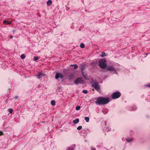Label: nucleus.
I'll return each instance as SVG.
<instances>
[{
  "label": "nucleus",
  "mask_w": 150,
  "mask_h": 150,
  "mask_svg": "<svg viewBox=\"0 0 150 150\" xmlns=\"http://www.w3.org/2000/svg\"><path fill=\"white\" fill-rule=\"evenodd\" d=\"M110 101V98L108 97L100 96L97 98L95 103L98 105H102L108 104Z\"/></svg>",
  "instance_id": "nucleus-1"
},
{
  "label": "nucleus",
  "mask_w": 150,
  "mask_h": 150,
  "mask_svg": "<svg viewBox=\"0 0 150 150\" xmlns=\"http://www.w3.org/2000/svg\"><path fill=\"white\" fill-rule=\"evenodd\" d=\"M91 83V86L94 88L96 91L98 92L100 91V87L98 83L96 81H95L93 79H92Z\"/></svg>",
  "instance_id": "nucleus-2"
},
{
  "label": "nucleus",
  "mask_w": 150,
  "mask_h": 150,
  "mask_svg": "<svg viewBox=\"0 0 150 150\" xmlns=\"http://www.w3.org/2000/svg\"><path fill=\"white\" fill-rule=\"evenodd\" d=\"M99 65L100 67L104 69L107 67V64L106 63V60L104 59L100 60L99 62Z\"/></svg>",
  "instance_id": "nucleus-3"
},
{
  "label": "nucleus",
  "mask_w": 150,
  "mask_h": 150,
  "mask_svg": "<svg viewBox=\"0 0 150 150\" xmlns=\"http://www.w3.org/2000/svg\"><path fill=\"white\" fill-rule=\"evenodd\" d=\"M106 68L108 71L113 72V74H117L115 69L112 66L108 65Z\"/></svg>",
  "instance_id": "nucleus-4"
},
{
  "label": "nucleus",
  "mask_w": 150,
  "mask_h": 150,
  "mask_svg": "<svg viewBox=\"0 0 150 150\" xmlns=\"http://www.w3.org/2000/svg\"><path fill=\"white\" fill-rule=\"evenodd\" d=\"M121 93L119 91L114 92L111 94V96L113 99H115L120 97Z\"/></svg>",
  "instance_id": "nucleus-5"
},
{
  "label": "nucleus",
  "mask_w": 150,
  "mask_h": 150,
  "mask_svg": "<svg viewBox=\"0 0 150 150\" xmlns=\"http://www.w3.org/2000/svg\"><path fill=\"white\" fill-rule=\"evenodd\" d=\"M74 83L76 85H77L78 83L83 84L84 83L82 78L81 77H79L76 78L74 81Z\"/></svg>",
  "instance_id": "nucleus-6"
},
{
  "label": "nucleus",
  "mask_w": 150,
  "mask_h": 150,
  "mask_svg": "<svg viewBox=\"0 0 150 150\" xmlns=\"http://www.w3.org/2000/svg\"><path fill=\"white\" fill-rule=\"evenodd\" d=\"M64 76L61 73L58 72L56 73V74L55 76V78L56 79H61Z\"/></svg>",
  "instance_id": "nucleus-7"
},
{
  "label": "nucleus",
  "mask_w": 150,
  "mask_h": 150,
  "mask_svg": "<svg viewBox=\"0 0 150 150\" xmlns=\"http://www.w3.org/2000/svg\"><path fill=\"white\" fill-rule=\"evenodd\" d=\"M37 78L39 79H41L42 77L45 76V75L42 73H40L36 76Z\"/></svg>",
  "instance_id": "nucleus-8"
},
{
  "label": "nucleus",
  "mask_w": 150,
  "mask_h": 150,
  "mask_svg": "<svg viewBox=\"0 0 150 150\" xmlns=\"http://www.w3.org/2000/svg\"><path fill=\"white\" fill-rule=\"evenodd\" d=\"M83 78L86 79L88 80V78L87 76V74L86 73H85L84 72H81Z\"/></svg>",
  "instance_id": "nucleus-9"
},
{
  "label": "nucleus",
  "mask_w": 150,
  "mask_h": 150,
  "mask_svg": "<svg viewBox=\"0 0 150 150\" xmlns=\"http://www.w3.org/2000/svg\"><path fill=\"white\" fill-rule=\"evenodd\" d=\"M76 146L75 144L73 145L67 150H74V148Z\"/></svg>",
  "instance_id": "nucleus-10"
},
{
  "label": "nucleus",
  "mask_w": 150,
  "mask_h": 150,
  "mask_svg": "<svg viewBox=\"0 0 150 150\" xmlns=\"http://www.w3.org/2000/svg\"><path fill=\"white\" fill-rule=\"evenodd\" d=\"M79 122V119L77 118L76 119L74 120L73 121V122L74 124H76L78 123Z\"/></svg>",
  "instance_id": "nucleus-11"
},
{
  "label": "nucleus",
  "mask_w": 150,
  "mask_h": 150,
  "mask_svg": "<svg viewBox=\"0 0 150 150\" xmlns=\"http://www.w3.org/2000/svg\"><path fill=\"white\" fill-rule=\"evenodd\" d=\"M107 54H106L105 52H102L100 54V56L101 57H103L104 56H106Z\"/></svg>",
  "instance_id": "nucleus-12"
},
{
  "label": "nucleus",
  "mask_w": 150,
  "mask_h": 150,
  "mask_svg": "<svg viewBox=\"0 0 150 150\" xmlns=\"http://www.w3.org/2000/svg\"><path fill=\"white\" fill-rule=\"evenodd\" d=\"M52 1L51 0H48L47 2V5L49 6L51 5L52 4Z\"/></svg>",
  "instance_id": "nucleus-13"
},
{
  "label": "nucleus",
  "mask_w": 150,
  "mask_h": 150,
  "mask_svg": "<svg viewBox=\"0 0 150 150\" xmlns=\"http://www.w3.org/2000/svg\"><path fill=\"white\" fill-rule=\"evenodd\" d=\"M51 104L52 105L54 106L55 105V102L54 100H52L51 101Z\"/></svg>",
  "instance_id": "nucleus-14"
},
{
  "label": "nucleus",
  "mask_w": 150,
  "mask_h": 150,
  "mask_svg": "<svg viewBox=\"0 0 150 150\" xmlns=\"http://www.w3.org/2000/svg\"><path fill=\"white\" fill-rule=\"evenodd\" d=\"M84 119L86 121L88 122L89 121V118L88 117H86L84 118Z\"/></svg>",
  "instance_id": "nucleus-15"
},
{
  "label": "nucleus",
  "mask_w": 150,
  "mask_h": 150,
  "mask_svg": "<svg viewBox=\"0 0 150 150\" xmlns=\"http://www.w3.org/2000/svg\"><path fill=\"white\" fill-rule=\"evenodd\" d=\"M74 76L73 74H70L69 76L68 79L69 80H71L73 78Z\"/></svg>",
  "instance_id": "nucleus-16"
},
{
  "label": "nucleus",
  "mask_w": 150,
  "mask_h": 150,
  "mask_svg": "<svg viewBox=\"0 0 150 150\" xmlns=\"http://www.w3.org/2000/svg\"><path fill=\"white\" fill-rule=\"evenodd\" d=\"M126 141L127 142H130L132 140V139H131L130 138H126Z\"/></svg>",
  "instance_id": "nucleus-17"
},
{
  "label": "nucleus",
  "mask_w": 150,
  "mask_h": 150,
  "mask_svg": "<svg viewBox=\"0 0 150 150\" xmlns=\"http://www.w3.org/2000/svg\"><path fill=\"white\" fill-rule=\"evenodd\" d=\"M85 68V67L84 66H82L81 68V72H83V70Z\"/></svg>",
  "instance_id": "nucleus-18"
},
{
  "label": "nucleus",
  "mask_w": 150,
  "mask_h": 150,
  "mask_svg": "<svg viewBox=\"0 0 150 150\" xmlns=\"http://www.w3.org/2000/svg\"><path fill=\"white\" fill-rule=\"evenodd\" d=\"M25 57V55L24 54H22L21 56V58L22 59H24Z\"/></svg>",
  "instance_id": "nucleus-19"
},
{
  "label": "nucleus",
  "mask_w": 150,
  "mask_h": 150,
  "mask_svg": "<svg viewBox=\"0 0 150 150\" xmlns=\"http://www.w3.org/2000/svg\"><path fill=\"white\" fill-rule=\"evenodd\" d=\"M80 47L82 48H83L84 47V44L83 43H82L80 44Z\"/></svg>",
  "instance_id": "nucleus-20"
},
{
  "label": "nucleus",
  "mask_w": 150,
  "mask_h": 150,
  "mask_svg": "<svg viewBox=\"0 0 150 150\" xmlns=\"http://www.w3.org/2000/svg\"><path fill=\"white\" fill-rule=\"evenodd\" d=\"M8 110L10 113L11 114L13 112V110L12 109H9Z\"/></svg>",
  "instance_id": "nucleus-21"
},
{
  "label": "nucleus",
  "mask_w": 150,
  "mask_h": 150,
  "mask_svg": "<svg viewBox=\"0 0 150 150\" xmlns=\"http://www.w3.org/2000/svg\"><path fill=\"white\" fill-rule=\"evenodd\" d=\"M82 93L85 94H87L88 93V91L86 90H83L82 91Z\"/></svg>",
  "instance_id": "nucleus-22"
},
{
  "label": "nucleus",
  "mask_w": 150,
  "mask_h": 150,
  "mask_svg": "<svg viewBox=\"0 0 150 150\" xmlns=\"http://www.w3.org/2000/svg\"><path fill=\"white\" fill-rule=\"evenodd\" d=\"M81 107L79 106H77L76 107V109L77 110H79L80 109Z\"/></svg>",
  "instance_id": "nucleus-23"
},
{
  "label": "nucleus",
  "mask_w": 150,
  "mask_h": 150,
  "mask_svg": "<svg viewBox=\"0 0 150 150\" xmlns=\"http://www.w3.org/2000/svg\"><path fill=\"white\" fill-rule=\"evenodd\" d=\"M102 112L103 113V114H106L108 113V110H107L106 111H105L104 110H102Z\"/></svg>",
  "instance_id": "nucleus-24"
},
{
  "label": "nucleus",
  "mask_w": 150,
  "mask_h": 150,
  "mask_svg": "<svg viewBox=\"0 0 150 150\" xmlns=\"http://www.w3.org/2000/svg\"><path fill=\"white\" fill-rule=\"evenodd\" d=\"M82 128V126H78L77 129L78 130H81Z\"/></svg>",
  "instance_id": "nucleus-25"
},
{
  "label": "nucleus",
  "mask_w": 150,
  "mask_h": 150,
  "mask_svg": "<svg viewBox=\"0 0 150 150\" xmlns=\"http://www.w3.org/2000/svg\"><path fill=\"white\" fill-rule=\"evenodd\" d=\"M74 69H77L78 67V66L76 64H74Z\"/></svg>",
  "instance_id": "nucleus-26"
},
{
  "label": "nucleus",
  "mask_w": 150,
  "mask_h": 150,
  "mask_svg": "<svg viewBox=\"0 0 150 150\" xmlns=\"http://www.w3.org/2000/svg\"><path fill=\"white\" fill-rule=\"evenodd\" d=\"M34 59L35 61H36L37 60H38L39 58L37 56V57H34Z\"/></svg>",
  "instance_id": "nucleus-27"
},
{
  "label": "nucleus",
  "mask_w": 150,
  "mask_h": 150,
  "mask_svg": "<svg viewBox=\"0 0 150 150\" xmlns=\"http://www.w3.org/2000/svg\"><path fill=\"white\" fill-rule=\"evenodd\" d=\"M146 86L147 87L150 88V84L146 85Z\"/></svg>",
  "instance_id": "nucleus-28"
},
{
  "label": "nucleus",
  "mask_w": 150,
  "mask_h": 150,
  "mask_svg": "<svg viewBox=\"0 0 150 150\" xmlns=\"http://www.w3.org/2000/svg\"><path fill=\"white\" fill-rule=\"evenodd\" d=\"M18 98V96H15V97H14V98L15 99H17Z\"/></svg>",
  "instance_id": "nucleus-29"
},
{
  "label": "nucleus",
  "mask_w": 150,
  "mask_h": 150,
  "mask_svg": "<svg viewBox=\"0 0 150 150\" xmlns=\"http://www.w3.org/2000/svg\"><path fill=\"white\" fill-rule=\"evenodd\" d=\"M3 134V132L1 131H0V135H1Z\"/></svg>",
  "instance_id": "nucleus-30"
},
{
  "label": "nucleus",
  "mask_w": 150,
  "mask_h": 150,
  "mask_svg": "<svg viewBox=\"0 0 150 150\" xmlns=\"http://www.w3.org/2000/svg\"><path fill=\"white\" fill-rule=\"evenodd\" d=\"M7 21L6 20H4L3 21V23H6V22H7Z\"/></svg>",
  "instance_id": "nucleus-31"
},
{
  "label": "nucleus",
  "mask_w": 150,
  "mask_h": 150,
  "mask_svg": "<svg viewBox=\"0 0 150 150\" xmlns=\"http://www.w3.org/2000/svg\"><path fill=\"white\" fill-rule=\"evenodd\" d=\"M11 23V22L10 21H9L8 22V24H10Z\"/></svg>",
  "instance_id": "nucleus-32"
},
{
  "label": "nucleus",
  "mask_w": 150,
  "mask_h": 150,
  "mask_svg": "<svg viewBox=\"0 0 150 150\" xmlns=\"http://www.w3.org/2000/svg\"><path fill=\"white\" fill-rule=\"evenodd\" d=\"M13 36H11L10 37V38H13Z\"/></svg>",
  "instance_id": "nucleus-33"
},
{
  "label": "nucleus",
  "mask_w": 150,
  "mask_h": 150,
  "mask_svg": "<svg viewBox=\"0 0 150 150\" xmlns=\"http://www.w3.org/2000/svg\"><path fill=\"white\" fill-rule=\"evenodd\" d=\"M74 64H71V66L73 67V66H74Z\"/></svg>",
  "instance_id": "nucleus-34"
},
{
  "label": "nucleus",
  "mask_w": 150,
  "mask_h": 150,
  "mask_svg": "<svg viewBox=\"0 0 150 150\" xmlns=\"http://www.w3.org/2000/svg\"><path fill=\"white\" fill-rule=\"evenodd\" d=\"M91 150H95L93 149H92Z\"/></svg>",
  "instance_id": "nucleus-35"
}]
</instances>
